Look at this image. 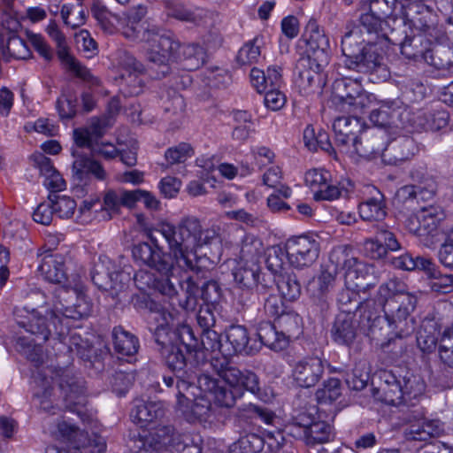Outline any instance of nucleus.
Wrapping results in <instances>:
<instances>
[{
  "instance_id": "c03bdc74",
  "label": "nucleus",
  "mask_w": 453,
  "mask_h": 453,
  "mask_svg": "<svg viewBox=\"0 0 453 453\" xmlns=\"http://www.w3.org/2000/svg\"><path fill=\"white\" fill-rule=\"evenodd\" d=\"M417 151L418 147L414 139L408 136L396 139L386 149V152L393 155L395 163L409 160Z\"/></svg>"
},
{
  "instance_id": "680f3d73",
  "label": "nucleus",
  "mask_w": 453,
  "mask_h": 453,
  "mask_svg": "<svg viewBox=\"0 0 453 453\" xmlns=\"http://www.w3.org/2000/svg\"><path fill=\"white\" fill-rule=\"evenodd\" d=\"M56 106L61 119H72L78 111L77 96L72 93L63 92Z\"/></svg>"
},
{
  "instance_id": "052dcab7",
  "label": "nucleus",
  "mask_w": 453,
  "mask_h": 453,
  "mask_svg": "<svg viewBox=\"0 0 453 453\" xmlns=\"http://www.w3.org/2000/svg\"><path fill=\"white\" fill-rule=\"evenodd\" d=\"M165 8L168 16L185 22H196L197 16L183 3L177 0H165Z\"/></svg>"
},
{
  "instance_id": "39448f33",
  "label": "nucleus",
  "mask_w": 453,
  "mask_h": 453,
  "mask_svg": "<svg viewBox=\"0 0 453 453\" xmlns=\"http://www.w3.org/2000/svg\"><path fill=\"white\" fill-rule=\"evenodd\" d=\"M376 382H372L373 396L389 405H414L413 400L425 391V382L419 375L400 367L380 370Z\"/></svg>"
},
{
  "instance_id": "69168bd1",
  "label": "nucleus",
  "mask_w": 453,
  "mask_h": 453,
  "mask_svg": "<svg viewBox=\"0 0 453 453\" xmlns=\"http://www.w3.org/2000/svg\"><path fill=\"white\" fill-rule=\"evenodd\" d=\"M49 199L52 201L54 205L55 214L61 219L71 218L77 206L76 202L65 196H59L58 194H50Z\"/></svg>"
},
{
  "instance_id": "a878e982",
  "label": "nucleus",
  "mask_w": 453,
  "mask_h": 453,
  "mask_svg": "<svg viewBox=\"0 0 453 453\" xmlns=\"http://www.w3.org/2000/svg\"><path fill=\"white\" fill-rule=\"evenodd\" d=\"M105 118H92L88 125L84 128L73 131V139L79 148H88L91 151H96V143L101 139L108 127Z\"/></svg>"
},
{
  "instance_id": "f704fd0d",
  "label": "nucleus",
  "mask_w": 453,
  "mask_h": 453,
  "mask_svg": "<svg viewBox=\"0 0 453 453\" xmlns=\"http://www.w3.org/2000/svg\"><path fill=\"white\" fill-rule=\"evenodd\" d=\"M165 414L162 402L136 400L130 416L134 422L142 426L161 419Z\"/></svg>"
},
{
  "instance_id": "a19ab883",
  "label": "nucleus",
  "mask_w": 453,
  "mask_h": 453,
  "mask_svg": "<svg viewBox=\"0 0 453 453\" xmlns=\"http://www.w3.org/2000/svg\"><path fill=\"white\" fill-rule=\"evenodd\" d=\"M202 348L195 351H203L210 359L211 357H224L229 358V347L224 346L221 342L220 334L213 329L202 331L201 334Z\"/></svg>"
},
{
  "instance_id": "a18cd8bd",
  "label": "nucleus",
  "mask_w": 453,
  "mask_h": 453,
  "mask_svg": "<svg viewBox=\"0 0 453 453\" xmlns=\"http://www.w3.org/2000/svg\"><path fill=\"white\" fill-rule=\"evenodd\" d=\"M161 107L168 115L167 119H171L172 117H175V120H177L181 117L185 109L184 98L174 88H167L161 96Z\"/></svg>"
},
{
  "instance_id": "7c9ffc66",
  "label": "nucleus",
  "mask_w": 453,
  "mask_h": 453,
  "mask_svg": "<svg viewBox=\"0 0 453 453\" xmlns=\"http://www.w3.org/2000/svg\"><path fill=\"white\" fill-rule=\"evenodd\" d=\"M143 39L150 43L151 50H158L160 54L173 60L180 58L178 53L180 43L174 39L173 35L166 33L159 34L158 29L152 27L144 32Z\"/></svg>"
},
{
  "instance_id": "aec40b11",
  "label": "nucleus",
  "mask_w": 453,
  "mask_h": 453,
  "mask_svg": "<svg viewBox=\"0 0 453 453\" xmlns=\"http://www.w3.org/2000/svg\"><path fill=\"white\" fill-rule=\"evenodd\" d=\"M198 388L201 391L210 394L216 404L225 408L234 407L236 400L242 396V388L222 385L210 372L207 376L199 379Z\"/></svg>"
},
{
  "instance_id": "6e6d98bb",
  "label": "nucleus",
  "mask_w": 453,
  "mask_h": 453,
  "mask_svg": "<svg viewBox=\"0 0 453 453\" xmlns=\"http://www.w3.org/2000/svg\"><path fill=\"white\" fill-rule=\"evenodd\" d=\"M179 285L185 297L180 301V305L187 311H195L200 299V287L188 276L184 280H179Z\"/></svg>"
},
{
  "instance_id": "4c0bfd02",
  "label": "nucleus",
  "mask_w": 453,
  "mask_h": 453,
  "mask_svg": "<svg viewBox=\"0 0 453 453\" xmlns=\"http://www.w3.org/2000/svg\"><path fill=\"white\" fill-rule=\"evenodd\" d=\"M403 31L405 36L396 44L401 47V53L406 58L414 61L424 60L426 62L427 45L431 44V40L423 36L411 37L405 28H400Z\"/></svg>"
},
{
  "instance_id": "de8ad7c7",
  "label": "nucleus",
  "mask_w": 453,
  "mask_h": 453,
  "mask_svg": "<svg viewBox=\"0 0 453 453\" xmlns=\"http://www.w3.org/2000/svg\"><path fill=\"white\" fill-rule=\"evenodd\" d=\"M276 284L281 296L288 301H296L302 293V287L296 274L285 273L277 277Z\"/></svg>"
},
{
  "instance_id": "3c124183",
  "label": "nucleus",
  "mask_w": 453,
  "mask_h": 453,
  "mask_svg": "<svg viewBox=\"0 0 453 453\" xmlns=\"http://www.w3.org/2000/svg\"><path fill=\"white\" fill-rule=\"evenodd\" d=\"M131 190L110 189L104 196L103 209L111 213H119L121 206L131 208Z\"/></svg>"
},
{
  "instance_id": "338daca9",
  "label": "nucleus",
  "mask_w": 453,
  "mask_h": 453,
  "mask_svg": "<svg viewBox=\"0 0 453 453\" xmlns=\"http://www.w3.org/2000/svg\"><path fill=\"white\" fill-rule=\"evenodd\" d=\"M398 112L395 110H391L390 107L381 105L378 108L371 109L369 119L371 122L379 127H387L395 125L394 117Z\"/></svg>"
},
{
  "instance_id": "72a5a7b5",
  "label": "nucleus",
  "mask_w": 453,
  "mask_h": 453,
  "mask_svg": "<svg viewBox=\"0 0 453 453\" xmlns=\"http://www.w3.org/2000/svg\"><path fill=\"white\" fill-rule=\"evenodd\" d=\"M360 217L366 221L382 220L387 216V204L384 195L372 188L371 196L364 199L358 205Z\"/></svg>"
},
{
  "instance_id": "dca6fc26",
  "label": "nucleus",
  "mask_w": 453,
  "mask_h": 453,
  "mask_svg": "<svg viewBox=\"0 0 453 453\" xmlns=\"http://www.w3.org/2000/svg\"><path fill=\"white\" fill-rule=\"evenodd\" d=\"M194 361L196 363V371L186 372L185 374H179L175 376L164 375L163 383L168 388H175L177 403L181 408H189L192 399L188 393L191 388H199L198 380L202 376H207L210 371H203L201 366L197 365L196 360V354L194 355Z\"/></svg>"
},
{
  "instance_id": "0e129e2a",
  "label": "nucleus",
  "mask_w": 453,
  "mask_h": 453,
  "mask_svg": "<svg viewBox=\"0 0 453 453\" xmlns=\"http://www.w3.org/2000/svg\"><path fill=\"white\" fill-rule=\"evenodd\" d=\"M258 273H260V266L257 265L250 267L243 266L234 273V278L241 288L251 289L257 286Z\"/></svg>"
},
{
  "instance_id": "9d476101",
  "label": "nucleus",
  "mask_w": 453,
  "mask_h": 453,
  "mask_svg": "<svg viewBox=\"0 0 453 453\" xmlns=\"http://www.w3.org/2000/svg\"><path fill=\"white\" fill-rule=\"evenodd\" d=\"M443 431L439 420H424L410 424L403 431L404 439L408 441H425L421 453H453V448L444 442L431 438L439 436Z\"/></svg>"
},
{
  "instance_id": "4468645a",
  "label": "nucleus",
  "mask_w": 453,
  "mask_h": 453,
  "mask_svg": "<svg viewBox=\"0 0 453 453\" xmlns=\"http://www.w3.org/2000/svg\"><path fill=\"white\" fill-rule=\"evenodd\" d=\"M132 254L136 261H140L160 273H167L177 267L171 250H169L168 254L164 253L152 237L150 242H143L134 245Z\"/></svg>"
},
{
  "instance_id": "20e7f679",
  "label": "nucleus",
  "mask_w": 453,
  "mask_h": 453,
  "mask_svg": "<svg viewBox=\"0 0 453 453\" xmlns=\"http://www.w3.org/2000/svg\"><path fill=\"white\" fill-rule=\"evenodd\" d=\"M58 298L62 299L54 304V308L48 314L50 318L42 316L35 311L24 318L16 315L18 325L34 334L39 343L45 342L51 334V326L57 330V325L62 324L64 319L80 320L91 314V302L84 296H78L74 290L70 292L63 289Z\"/></svg>"
},
{
  "instance_id": "2f4dec72",
  "label": "nucleus",
  "mask_w": 453,
  "mask_h": 453,
  "mask_svg": "<svg viewBox=\"0 0 453 453\" xmlns=\"http://www.w3.org/2000/svg\"><path fill=\"white\" fill-rule=\"evenodd\" d=\"M40 259L38 271L44 279L52 283H61L66 279L65 264L60 255L50 250L38 254Z\"/></svg>"
},
{
  "instance_id": "9b49d317",
  "label": "nucleus",
  "mask_w": 453,
  "mask_h": 453,
  "mask_svg": "<svg viewBox=\"0 0 453 453\" xmlns=\"http://www.w3.org/2000/svg\"><path fill=\"white\" fill-rule=\"evenodd\" d=\"M355 263L352 259H348L344 254V247L334 248L330 255L327 264L322 265L321 272L316 279L308 283L307 291L309 293H318L330 295L336 284V276L341 270V266H350Z\"/></svg>"
},
{
  "instance_id": "c85d7f7f",
  "label": "nucleus",
  "mask_w": 453,
  "mask_h": 453,
  "mask_svg": "<svg viewBox=\"0 0 453 453\" xmlns=\"http://www.w3.org/2000/svg\"><path fill=\"white\" fill-rule=\"evenodd\" d=\"M356 316L345 313H339L336 316L331 330L333 340L336 343L348 347L354 343L359 329Z\"/></svg>"
},
{
  "instance_id": "e2e57ef3",
  "label": "nucleus",
  "mask_w": 453,
  "mask_h": 453,
  "mask_svg": "<svg viewBox=\"0 0 453 453\" xmlns=\"http://www.w3.org/2000/svg\"><path fill=\"white\" fill-rule=\"evenodd\" d=\"M194 155V150L189 143L180 142L176 146L170 147L165 153L167 165L184 163Z\"/></svg>"
},
{
  "instance_id": "1a4fd4ad",
  "label": "nucleus",
  "mask_w": 453,
  "mask_h": 453,
  "mask_svg": "<svg viewBox=\"0 0 453 453\" xmlns=\"http://www.w3.org/2000/svg\"><path fill=\"white\" fill-rule=\"evenodd\" d=\"M373 300L382 306L385 314L398 319L410 317L417 304V298L407 291L406 284L397 278L382 283Z\"/></svg>"
},
{
  "instance_id": "e433bc0d",
  "label": "nucleus",
  "mask_w": 453,
  "mask_h": 453,
  "mask_svg": "<svg viewBox=\"0 0 453 453\" xmlns=\"http://www.w3.org/2000/svg\"><path fill=\"white\" fill-rule=\"evenodd\" d=\"M112 346L119 357H134L140 348L139 339L121 326H115L111 333Z\"/></svg>"
},
{
  "instance_id": "7ed1b4c3",
  "label": "nucleus",
  "mask_w": 453,
  "mask_h": 453,
  "mask_svg": "<svg viewBox=\"0 0 453 453\" xmlns=\"http://www.w3.org/2000/svg\"><path fill=\"white\" fill-rule=\"evenodd\" d=\"M40 409L50 414H56L62 410L75 412L83 422H89L91 415L86 408L87 395L85 381L69 372H63L50 385L43 382L42 388L35 393Z\"/></svg>"
},
{
  "instance_id": "bb28decb",
  "label": "nucleus",
  "mask_w": 453,
  "mask_h": 453,
  "mask_svg": "<svg viewBox=\"0 0 453 453\" xmlns=\"http://www.w3.org/2000/svg\"><path fill=\"white\" fill-rule=\"evenodd\" d=\"M226 342L229 343L230 355H254L259 351L257 341H251L248 330L243 326L233 325L226 330Z\"/></svg>"
},
{
  "instance_id": "f257e3e1",
  "label": "nucleus",
  "mask_w": 453,
  "mask_h": 453,
  "mask_svg": "<svg viewBox=\"0 0 453 453\" xmlns=\"http://www.w3.org/2000/svg\"><path fill=\"white\" fill-rule=\"evenodd\" d=\"M158 232L167 242L175 265L182 272L199 273L213 266L214 262L206 255H197L196 249L219 243V236L213 228L203 229L197 218L184 217L176 226L163 223Z\"/></svg>"
},
{
  "instance_id": "f03ea898",
  "label": "nucleus",
  "mask_w": 453,
  "mask_h": 453,
  "mask_svg": "<svg viewBox=\"0 0 453 453\" xmlns=\"http://www.w3.org/2000/svg\"><path fill=\"white\" fill-rule=\"evenodd\" d=\"M361 36V30L353 28L342 39V51L345 57L344 65L349 70L369 75L372 82H381L390 77L383 49L390 41L380 42L376 35Z\"/></svg>"
},
{
  "instance_id": "ddd939ff",
  "label": "nucleus",
  "mask_w": 453,
  "mask_h": 453,
  "mask_svg": "<svg viewBox=\"0 0 453 453\" xmlns=\"http://www.w3.org/2000/svg\"><path fill=\"white\" fill-rule=\"evenodd\" d=\"M403 23L400 28H405L408 25L411 30L424 33L433 36L436 30L437 16L432 8L420 0L403 5Z\"/></svg>"
},
{
  "instance_id": "ea45409f",
  "label": "nucleus",
  "mask_w": 453,
  "mask_h": 453,
  "mask_svg": "<svg viewBox=\"0 0 453 453\" xmlns=\"http://www.w3.org/2000/svg\"><path fill=\"white\" fill-rule=\"evenodd\" d=\"M364 88L361 82L356 79L343 77L333 83V94L339 102L348 104H355V99Z\"/></svg>"
},
{
  "instance_id": "f3484780",
  "label": "nucleus",
  "mask_w": 453,
  "mask_h": 453,
  "mask_svg": "<svg viewBox=\"0 0 453 453\" xmlns=\"http://www.w3.org/2000/svg\"><path fill=\"white\" fill-rule=\"evenodd\" d=\"M277 415L271 409L259 404L248 403L237 408L235 422L242 429L261 432V425H273Z\"/></svg>"
},
{
  "instance_id": "f8f14e48",
  "label": "nucleus",
  "mask_w": 453,
  "mask_h": 453,
  "mask_svg": "<svg viewBox=\"0 0 453 453\" xmlns=\"http://www.w3.org/2000/svg\"><path fill=\"white\" fill-rule=\"evenodd\" d=\"M286 252L288 260L293 267H310L319 258L320 242L318 236L312 234L294 236L286 242Z\"/></svg>"
},
{
  "instance_id": "58836bf2",
  "label": "nucleus",
  "mask_w": 453,
  "mask_h": 453,
  "mask_svg": "<svg viewBox=\"0 0 453 453\" xmlns=\"http://www.w3.org/2000/svg\"><path fill=\"white\" fill-rule=\"evenodd\" d=\"M426 63L439 70L449 69L453 66V47L431 41L427 45Z\"/></svg>"
},
{
  "instance_id": "393cba45",
  "label": "nucleus",
  "mask_w": 453,
  "mask_h": 453,
  "mask_svg": "<svg viewBox=\"0 0 453 453\" xmlns=\"http://www.w3.org/2000/svg\"><path fill=\"white\" fill-rule=\"evenodd\" d=\"M182 434L175 431L172 426H159L145 436L143 448L146 450L159 452L167 448L175 449L180 445Z\"/></svg>"
},
{
  "instance_id": "603ef678",
  "label": "nucleus",
  "mask_w": 453,
  "mask_h": 453,
  "mask_svg": "<svg viewBox=\"0 0 453 453\" xmlns=\"http://www.w3.org/2000/svg\"><path fill=\"white\" fill-rule=\"evenodd\" d=\"M388 262L395 268L404 271H413L416 269L425 271L426 267L431 265V259L413 257L411 253L405 252L399 256L388 257Z\"/></svg>"
},
{
  "instance_id": "4d7b16f0",
  "label": "nucleus",
  "mask_w": 453,
  "mask_h": 453,
  "mask_svg": "<svg viewBox=\"0 0 453 453\" xmlns=\"http://www.w3.org/2000/svg\"><path fill=\"white\" fill-rule=\"evenodd\" d=\"M288 255L286 252V246H273L267 250L265 264L267 269L273 275L278 277L283 274L284 266Z\"/></svg>"
},
{
  "instance_id": "a211bd4d",
  "label": "nucleus",
  "mask_w": 453,
  "mask_h": 453,
  "mask_svg": "<svg viewBox=\"0 0 453 453\" xmlns=\"http://www.w3.org/2000/svg\"><path fill=\"white\" fill-rule=\"evenodd\" d=\"M326 66H319L311 57L302 55L296 61L294 73L295 82L301 92L309 94L322 83L321 73Z\"/></svg>"
},
{
  "instance_id": "49530a36",
  "label": "nucleus",
  "mask_w": 453,
  "mask_h": 453,
  "mask_svg": "<svg viewBox=\"0 0 453 453\" xmlns=\"http://www.w3.org/2000/svg\"><path fill=\"white\" fill-rule=\"evenodd\" d=\"M425 272L430 279L429 286L433 291L444 294L453 291V274L442 273L432 260Z\"/></svg>"
},
{
  "instance_id": "13d9d810",
  "label": "nucleus",
  "mask_w": 453,
  "mask_h": 453,
  "mask_svg": "<svg viewBox=\"0 0 453 453\" xmlns=\"http://www.w3.org/2000/svg\"><path fill=\"white\" fill-rule=\"evenodd\" d=\"M174 342H177L180 347L188 353L189 356L195 355V351L198 350L197 339L195 337L192 328L188 325L178 326L173 334Z\"/></svg>"
},
{
  "instance_id": "cd10ccee",
  "label": "nucleus",
  "mask_w": 453,
  "mask_h": 453,
  "mask_svg": "<svg viewBox=\"0 0 453 453\" xmlns=\"http://www.w3.org/2000/svg\"><path fill=\"white\" fill-rule=\"evenodd\" d=\"M121 273L111 272L104 260L99 258L95 262L90 271V277L93 283L101 290L110 291L111 294L117 295L123 288V284L119 281Z\"/></svg>"
},
{
  "instance_id": "09e8293b",
  "label": "nucleus",
  "mask_w": 453,
  "mask_h": 453,
  "mask_svg": "<svg viewBox=\"0 0 453 453\" xmlns=\"http://www.w3.org/2000/svg\"><path fill=\"white\" fill-rule=\"evenodd\" d=\"M334 436V428L326 421L315 420L307 430V446L330 442Z\"/></svg>"
},
{
  "instance_id": "c9c22d12",
  "label": "nucleus",
  "mask_w": 453,
  "mask_h": 453,
  "mask_svg": "<svg viewBox=\"0 0 453 453\" xmlns=\"http://www.w3.org/2000/svg\"><path fill=\"white\" fill-rule=\"evenodd\" d=\"M277 326L276 323L270 321H262L257 325V336L259 341L257 342L259 349L264 345L274 351H280L288 346V341Z\"/></svg>"
},
{
  "instance_id": "412c9836",
  "label": "nucleus",
  "mask_w": 453,
  "mask_h": 453,
  "mask_svg": "<svg viewBox=\"0 0 453 453\" xmlns=\"http://www.w3.org/2000/svg\"><path fill=\"white\" fill-rule=\"evenodd\" d=\"M364 123L357 116H341L334 119L333 129L334 143L342 153H349L351 143L359 136Z\"/></svg>"
},
{
  "instance_id": "5701e85b",
  "label": "nucleus",
  "mask_w": 453,
  "mask_h": 453,
  "mask_svg": "<svg viewBox=\"0 0 453 453\" xmlns=\"http://www.w3.org/2000/svg\"><path fill=\"white\" fill-rule=\"evenodd\" d=\"M54 436L58 440L69 443L72 449H79L84 452L93 449L94 441L99 438L96 436L94 440H91L87 432L65 420L58 422Z\"/></svg>"
},
{
  "instance_id": "79ce46f5",
  "label": "nucleus",
  "mask_w": 453,
  "mask_h": 453,
  "mask_svg": "<svg viewBox=\"0 0 453 453\" xmlns=\"http://www.w3.org/2000/svg\"><path fill=\"white\" fill-rule=\"evenodd\" d=\"M172 59L160 54L158 50H150L147 54V65L144 72L153 79H162L171 72L170 61Z\"/></svg>"
},
{
  "instance_id": "864d4df0",
  "label": "nucleus",
  "mask_w": 453,
  "mask_h": 453,
  "mask_svg": "<svg viewBox=\"0 0 453 453\" xmlns=\"http://www.w3.org/2000/svg\"><path fill=\"white\" fill-rule=\"evenodd\" d=\"M260 40L255 37L243 44L239 50L235 62L240 67L250 66L251 65L258 63L261 57Z\"/></svg>"
},
{
  "instance_id": "473e14b6",
  "label": "nucleus",
  "mask_w": 453,
  "mask_h": 453,
  "mask_svg": "<svg viewBox=\"0 0 453 453\" xmlns=\"http://www.w3.org/2000/svg\"><path fill=\"white\" fill-rule=\"evenodd\" d=\"M343 247L344 254L347 258L354 260L355 263H351L350 266H341V270H346L347 280L353 282L357 291L365 292L373 286V283L370 281V267L351 255V248H348L347 246Z\"/></svg>"
},
{
  "instance_id": "6ab92c4d",
  "label": "nucleus",
  "mask_w": 453,
  "mask_h": 453,
  "mask_svg": "<svg viewBox=\"0 0 453 453\" xmlns=\"http://www.w3.org/2000/svg\"><path fill=\"white\" fill-rule=\"evenodd\" d=\"M325 373L323 361L318 357H305L296 361L292 369L295 383L303 388L315 387Z\"/></svg>"
},
{
  "instance_id": "b1692460",
  "label": "nucleus",
  "mask_w": 453,
  "mask_h": 453,
  "mask_svg": "<svg viewBox=\"0 0 453 453\" xmlns=\"http://www.w3.org/2000/svg\"><path fill=\"white\" fill-rule=\"evenodd\" d=\"M160 359L163 365L173 372V376L185 374L186 372L196 371L194 355L189 360L187 353L178 343L169 349H162Z\"/></svg>"
},
{
  "instance_id": "6e6552de",
  "label": "nucleus",
  "mask_w": 453,
  "mask_h": 453,
  "mask_svg": "<svg viewBox=\"0 0 453 453\" xmlns=\"http://www.w3.org/2000/svg\"><path fill=\"white\" fill-rule=\"evenodd\" d=\"M197 365L203 371H212L231 388H242L258 395L261 390L258 376L252 371L241 370L224 357H211L210 359L203 351L196 354Z\"/></svg>"
},
{
  "instance_id": "774afa93",
  "label": "nucleus",
  "mask_w": 453,
  "mask_h": 453,
  "mask_svg": "<svg viewBox=\"0 0 453 453\" xmlns=\"http://www.w3.org/2000/svg\"><path fill=\"white\" fill-rule=\"evenodd\" d=\"M342 395V382L339 379L330 378L324 382L323 388H319L317 393V398L320 402H334Z\"/></svg>"
},
{
  "instance_id": "37998d69",
  "label": "nucleus",
  "mask_w": 453,
  "mask_h": 453,
  "mask_svg": "<svg viewBox=\"0 0 453 453\" xmlns=\"http://www.w3.org/2000/svg\"><path fill=\"white\" fill-rule=\"evenodd\" d=\"M275 323L288 342L290 338H297L302 334L303 319L294 311H286Z\"/></svg>"
},
{
  "instance_id": "4be33fe9",
  "label": "nucleus",
  "mask_w": 453,
  "mask_h": 453,
  "mask_svg": "<svg viewBox=\"0 0 453 453\" xmlns=\"http://www.w3.org/2000/svg\"><path fill=\"white\" fill-rule=\"evenodd\" d=\"M405 118L410 126L416 131H439L449 125V113L444 109H434L427 111L401 114Z\"/></svg>"
},
{
  "instance_id": "bf43d9fd",
  "label": "nucleus",
  "mask_w": 453,
  "mask_h": 453,
  "mask_svg": "<svg viewBox=\"0 0 453 453\" xmlns=\"http://www.w3.org/2000/svg\"><path fill=\"white\" fill-rule=\"evenodd\" d=\"M337 302L340 308V313L349 315L360 314L361 306L364 302L357 299V294L350 289L342 290L337 297Z\"/></svg>"
},
{
  "instance_id": "8fccbe9b",
  "label": "nucleus",
  "mask_w": 453,
  "mask_h": 453,
  "mask_svg": "<svg viewBox=\"0 0 453 453\" xmlns=\"http://www.w3.org/2000/svg\"><path fill=\"white\" fill-rule=\"evenodd\" d=\"M178 53L180 55V58H177V60L186 61L187 67L190 70L197 69L206 62V52L198 44L180 45Z\"/></svg>"
},
{
  "instance_id": "423d86ee",
  "label": "nucleus",
  "mask_w": 453,
  "mask_h": 453,
  "mask_svg": "<svg viewBox=\"0 0 453 453\" xmlns=\"http://www.w3.org/2000/svg\"><path fill=\"white\" fill-rule=\"evenodd\" d=\"M414 325L415 320L411 316L398 319L385 314L382 306L374 300L367 299L361 306L359 330L372 340L379 341L391 334L406 337L414 331Z\"/></svg>"
},
{
  "instance_id": "c756f323",
  "label": "nucleus",
  "mask_w": 453,
  "mask_h": 453,
  "mask_svg": "<svg viewBox=\"0 0 453 453\" xmlns=\"http://www.w3.org/2000/svg\"><path fill=\"white\" fill-rule=\"evenodd\" d=\"M73 157L77 158L73 163V177L77 185L81 183L87 184L90 179V174L94 175L97 180H104L106 178V173L102 165L88 157L78 155L75 150L72 152Z\"/></svg>"
},
{
  "instance_id": "0eeeda50",
  "label": "nucleus",
  "mask_w": 453,
  "mask_h": 453,
  "mask_svg": "<svg viewBox=\"0 0 453 453\" xmlns=\"http://www.w3.org/2000/svg\"><path fill=\"white\" fill-rule=\"evenodd\" d=\"M395 7V0H370L368 11L358 19L367 35H376L380 42L397 44L405 34L399 30L403 20L394 14Z\"/></svg>"
},
{
  "instance_id": "5fc2aeb1",
  "label": "nucleus",
  "mask_w": 453,
  "mask_h": 453,
  "mask_svg": "<svg viewBox=\"0 0 453 453\" xmlns=\"http://www.w3.org/2000/svg\"><path fill=\"white\" fill-rule=\"evenodd\" d=\"M244 434L237 441L240 453H259L264 449L265 441L260 431L242 429Z\"/></svg>"
},
{
  "instance_id": "2eb2a0df",
  "label": "nucleus",
  "mask_w": 453,
  "mask_h": 453,
  "mask_svg": "<svg viewBox=\"0 0 453 453\" xmlns=\"http://www.w3.org/2000/svg\"><path fill=\"white\" fill-rule=\"evenodd\" d=\"M307 50L305 56L318 62L319 66H327L330 61L329 38L317 20L311 19L303 34Z\"/></svg>"
}]
</instances>
